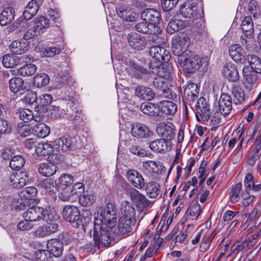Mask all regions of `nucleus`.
Returning a JSON list of instances; mask_svg holds the SVG:
<instances>
[{
	"mask_svg": "<svg viewBox=\"0 0 261 261\" xmlns=\"http://www.w3.org/2000/svg\"><path fill=\"white\" fill-rule=\"evenodd\" d=\"M132 68L136 71L137 74L140 73L147 74L151 72L159 77L166 80L171 78L173 73V69L171 65H163L162 63H153L152 61H150L144 65L133 62Z\"/></svg>",
	"mask_w": 261,
	"mask_h": 261,
	"instance_id": "obj_1",
	"label": "nucleus"
},
{
	"mask_svg": "<svg viewBox=\"0 0 261 261\" xmlns=\"http://www.w3.org/2000/svg\"><path fill=\"white\" fill-rule=\"evenodd\" d=\"M59 17V14L55 11H51L48 16L36 17L30 23V28L24 34V38L29 40L40 35L44 32L45 29L50 25L51 21H54Z\"/></svg>",
	"mask_w": 261,
	"mask_h": 261,
	"instance_id": "obj_2",
	"label": "nucleus"
},
{
	"mask_svg": "<svg viewBox=\"0 0 261 261\" xmlns=\"http://www.w3.org/2000/svg\"><path fill=\"white\" fill-rule=\"evenodd\" d=\"M177 61L180 67H183L188 72H192L194 70L198 69L201 67L204 69L208 64L206 57L199 58L191 52L189 53V55L181 57Z\"/></svg>",
	"mask_w": 261,
	"mask_h": 261,
	"instance_id": "obj_3",
	"label": "nucleus"
},
{
	"mask_svg": "<svg viewBox=\"0 0 261 261\" xmlns=\"http://www.w3.org/2000/svg\"><path fill=\"white\" fill-rule=\"evenodd\" d=\"M241 29L244 35L241 36V42L248 51L254 49L253 37L254 36V26L250 16L245 17L242 21Z\"/></svg>",
	"mask_w": 261,
	"mask_h": 261,
	"instance_id": "obj_4",
	"label": "nucleus"
},
{
	"mask_svg": "<svg viewBox=\"0 0 261 261\" xmlns=\"http://www.w3.org/2000/svg\"><path fill=\"white\" fill-rule=\"evenodd\" d=\"M93 240L98 248L109 246L111 242L109 231L103 226L94 223Z\"/></svg>",
	"mask_w": 261,
	"mask_h": 261,
	"instance_id": "obj_5",
	"label": "nucleus"
},
{
	"mask_svg": "<svg viewBox=\"0 0 261 261\" xmlns=\"http://www.w3.org/2000/svg\"><path fill=\"white\" fill-rule=\"evenodd\" d=\"M64 219L70 222L75 228H79L83 225V217L81 216L80 211L76 206L73 205H66L62 213Z\"/></svg>",
	"mask_w": 261,
	"mask_h": 261,
	"instance_id": "obj_6",
	"label": "nucleus"
},
{
	"mask_svg": "<svg viewBox=\"0 0 261 261\" xmlns=\"http://www.w3.org/2000/svg\"><path fill=\"white\" fill-rule=\"evenodd\" d=\"M73 139L68 136H63L53 141V146L58 152H65L79 148L73 143Z\"/></svg>",
	"mask_w": 261,
	"mask_h": 261,
	"instance_id": "obj_7",
	"label": "nucleus"
},
{
	"mask_svg": "<svg viewBox=\"0 0 261 261\" xmlns=\"http://www.w3.org/2000/svg\"><path fill=\"white\" fill-rule=\"evenodd\" d=\"M175 126L170 122L160 123L156 127L158 135L162 138L171 140L175 136Z\"/></svg>",
	"mask_w": 261,
	"mask_h": 261,
	"instance_id": "obj_8",
	"label": "nucleus"
},
{
	"mask_svg": "<svg viewBox=\"0 0 261 261\" xmlns=\"http://www.w3.org/2000/svg\"><path fill=\"white\" fill-rule=\"evenodd\" d=\"M149 54L155 61L154 62H168L171 58V55L168 50L160 46H153L150 48Z\"/></svg>",
	"mask_w": 261,
	"mask_h": 261,
	"instance_id": "obj_9",
	"label": "nucleus"
},
{
	"mask_svg": "<svg viewBox=\"0 0 261 261\" xmlns=\"http://www.w3.org/2000/svg\"><path fill=\"white\" fill-rule=\"evenodd\" d=\"M257 72L249 66H245L242 69V74L246 87L250 90L257 86L258 75Z\"/></svg>",
	"mask_w": 261,
	"mask_h": 261,
	"instance_id": "obj_10",
	"label": "nucleus"
},
{
	"mask_svg": "<svg viewBox=\"0 0 261 261\" xmlns=\"http://www.w3.org/2000/svg\"><path fill=\"white\" fill-rule=\"evenodd\" d=\"M9 180L14 188H20L29 183L31 179L29 172L23 171L11 174Z\"/></svg>",
	"mask_w": 261,
	"mask_h": 261,
	"instance_id": "obj_11",
	"label": "nucleus"
},
{
	"mask_svg": "<svg viewBox=\"0 0 261 261\" xmlns=\"http://www.w3.org/2000/svg\"><path fill=\"white\" fill-rule=\"evenodd\" d=\"M44 208L36 205H33L22 213V216L24 219L30 220L32 222L40 221L44 219L43 215Z\"/></svg>",
	"mask_w": 261,
	"mask_h": 261,
	"instance_id": "obj_12",
	"label": "nucleus"
},
{
	"mask_svg": "<svg viewBox=\"0 0 261 261\" xmlns=\"http://www.w3.org/2000/svg\"><path fill=\"white\" fill-rule=\"evenodd\" d=\"M132 201L140 210H144L149 204V200L145 196L136 189H132L127 191Z\"/></svg>",
	"mask_w": 261,
	"mask_h": 261,
	"instance_id": "obj_13",
	"label": "nucleus"
},
{
	"mask_svg": "<svg viewBox=\"0 0 261 261\" xmlns=\"http://www.w3.org/2000/svg\"><path fill=\"white\" fill-rule=\"evenodd\" d=\"M136 222V220L119 219L118 223V228L114 231V233L119 238L133 230V227Z\"/></svg>",
	"mask_w": 261,
	"mask_h": 261,
	"instance_id": "obj_14",
	"label": "nucleus"
},
{
	"mask_svg": "<svg viewBox=\"0 0 261 261\" xmlns=\"http://www.w3.org/2000/svg\"><path fill=\"white\" fill-rule=\"evenodd\" d=\"M129 46L133 48L138 50H144L147 45L145 38L139 34L132 33L128 35L127 38Z\"/></svg>",
	"mask_w": 261,
	"mask_h": 261,
	"instance_id": "obj_15",
	"label": "nucleus"
},
{
	"mask_svg": "<svg viewBox=\"0 0 261 261\" xmlns=\"http://www.w3.org/2000/svg\"><path fill=\"white\" fill-rule=\"evenodd\" d=\"M29 56L25 55L21 57H18L14 55L7 54L5 55L3 58V64L7 68H11L19 64L30 61Z\"/></svg>",
	"mask_w": 261,
	"mask_h": 261,
	"instance_id": "obj_16",
	"label": "nucleus"
},
{
	"mask_svg": "<svg viewBox=\"0 0 261 261\" xmlns=\"http://www.w3.org/2000/svg\"><path fill=\"white\" fill-rule=\"evenodd\" d=\"M229 54L232 59L236 62L244 64L247 60L246 53L243 47L239 44L231 45L229 48Z\"/></svg>",
	"mask_w": 261,
	"mask_h": 261,
	"instance_id": "obj_17",
	"label": "nucleus"
},
{
	"mask_svg": "<svg viewBox=\"0 0 261 261\" xmlns=\"http://www.w3.org/2000/svg\"><path fill=\"white\" fill-rule=\"evenodd\" d=\"M47 248L49 258L51 257H58L62 254L63 244L59 240L52 239L47 242Z\"/></svg>",
	"mask_w": 261,
	"mask_h": 261,
	"instance_id": "obj_18",
	"label": "nucleus"
},
{
	"mask_svg": "<svg viewBox=\"0 0 261 261\" xmlns=\"http://www.w3.org/2000/svg\"><path fill=\"white\" fill-rule=\"evenodd\" d=\"M141 17L144 21H147L153 27H159L161 21V15L158 11L154 9H147L141 13Z\"/></svg>",
	"mask_w": 261,
	"mask_h": 261,
	"instance_id": "obj_19",
	"label": "nucleus"
},
{
	"mask_svg": "<svg viewBox=\"0 0 261 261\" xmlns=\"http://www.w3.org/2000/svg\"><path fill=\"white\" fill-rule=\"evenodd\" d=\"M126 176L128 181L136 188L142 189L145 187L144 179L138 171L129 170L126 172Z\"/></svg>",
	"mask_w": 261,
	"mask_h": 261,
	"instance_id": "obj_20",
	"label": "nucleus"
},
{
	"mask_svg": "<svg viewBox=\"0 0 261 261\" xmlns=\"http://www.w3.org/2000/svg\"><path fill=\"white\" fill-rule=\"evenodd\" d=\"M151 132L146 125L141 123H134L132 125L131 134L137 138H147L150 136Z\"/></svg>",
	"mask_w": 261,
	"mask_h": 261,
	"instance_id": "obj_21",
	"label": "nucleus"
},
{
	"mask_svg": "<svg viewBox=\"0 0 261 261\" xmlns=\"http://www.w3.org/2000/svg\"><path fill=\"white\" fill-rule=\"evenodd\" d=\"M180 11L182 15L185 17L192 18L196 17L199 11L198 3L196 2L185 3L181 7Z\"/></svg>",
	"mask_w": 261,
	"mask_h": 261,
	"instance_id": "obj_22",
	"label": "nucleus"
},
{
	"mask_svg": "<svg viewBox=\"0 0 261 261\" xmlns=\"http://www.w3.org/2000/svg\"><path fill=\"white\" fill-rule=\"evenodd\" d=\"M120 209L121 214L120 219L136 220L135 209L130 202L122 201Z\"/></svg>",
	"mask_w": 261,
	"mask_h": 261,
	"instance_id": "obj_23",
	"label": "nucleus"
},
{
	"mask_svg": "<svg viewBox=\"0 0 261 261\" xmlns=\"http://www.w3.org/2000/svg\"><path fill=\"white\" fill-rule=\"evenodd\" d=\"M217 108L224 115L228 114L232 110L231 96L227 93H222L219 98Z\"/></svg>",
	"mask_w": 261,
	"mask_h": 261,
	"instance_id": "obj_24",
	"label": "nucleus"
},
{
	"mask_svg": "<svg viewBox=\"0 0 261 261\" xmlns=\"http://www.w3.org/2000/svg\"><path fill=\"white\" fill-rule=\"evenodd\" d=\"M27 40L19 39L13 41L9 46L12 53L16 55H21L29 50V45Z\"/></svg>",
	"mask_w": 261,
	"mask_h": 261,
	"instance_id": "obj_25",
	"label": "nucleus"
},
{
	"mask_svg": "<svg viewBox=\"0 0 261 261\" xmlns=\"http://www.w3.org/2000/svg\"><path fill=\"white\" fill-rule=\"evenodd\" d=\"M149 147L152 150L161 153L168 151L171 149L170 143L163 138L151 141Z\"/></svg>",
	"mask_w": 261,
	"mask_h": 261,
	"instance_id": "obj_26",
	"label": "nucleus"
},
{
	"mask_svg": "<svg viewBox=\"0 0 261 261\" xmlns=\"http://www.w3.org/2000/svg\"><path fill=\"white\" fill-rule=\"evenodd\" d=\"M136 29L139 32L150 34H160L162 32L160 27H153L152 24L144 20L136 24Z\"/></svg>",
	"mask_w": 261,
	"mask_h": 261,
	"instance_id": "obj_27",
	"label": "nucleus"
},
{
	"mask_svg": "<svg viewBox=\"0 0 261 261\" xmlns=\"http://www.w3.org/2000/svg\"><path fill=\"white\" fill-rule=\"evenodd\" d=\"M57 186L52 178L44 179L39 184V187L42 190V192L44 191L53 198L56 197Z\"/></svg>",
	"mask_w": 261,
	"mask_h": 261,
	"instance_id": "obj_28",
	"label": "nucleus"
},
{
	"mask_svg": "<svg viewBox=\"0 0 261 261\" xmlns=\"http://www.w3.org/2000/svg\"><path fill=\"white\" fill-rule=\"evenodd\" d=\"M31 129L35 136L41 138L47 136L50 133V129L46 124L43 123H39L36 121L32 122L31 124Z\"/></svg>",
	"mask_w": 261,
	"mask_h": 261,
	"instance_id": "obj_29",
	"label": "nucleus"
},
{
	"mask_svg": "<svg viewBox=\"0 0 261 261\" xmlns=\"http://www.w3.org/2000/svg\"><path fill=\"white\" fill-rule=\"evenodd\" d=\"M117 221V215H113V216L110 215H97L95 219L94 223L112 228L116 226Z\"/></svg>",
	"mask_w": 261,
	"mask_h": 261,
	"instance_id": "obj_30",
	"label": "nucleus"
},
{
	"mask_svg": "<svg viewBox=\"0 0 261 261\" xmlns=\"http://www.w3.org/2000/svg\"><path fill=\"white\" fill-rule=\"evenodd\" d=\"M223 72L224 76L230 81L236 82L239 79L237 68L232 63L226 64L223 68Z\"/></svg>",
	"mask_w": 261,
	"mask_h": 261,
	"instance_id": "obj_31",
	"label": "nucleus"
},
{
	"mask_svg": "<svg viewBox=\"0 0 261 261\" xmlns=\"http://www.w3.org/2000/svg\"><path fill=\"white\" fill-rule=\"evenodd\" d=\"M118 15L123 20L133 22L136 20L137 14L129 8L120 7L116 10Z\"/></svg>",
	"mask_w": 261,
	"mask_h": 261,
	"instance_id": "obj_32",
	"label": "nucleus"
},
{
	"mask_svg": "<svg viewBox=\"0 0 261 261\" xmlns=\"http://www.w3.org/2000/svg\"><path fill=\"white\" fill-rule=\"evenodd\" d=\"M158 107L161 112L166 115H173L176 113L177 109L176 105L169 100L161 101L158 104Z\"/></svg>",
	"mask_w": 261,
	"mask_h": 261,
	"instance_id": "obj_33",
	"label": "nucleus"
},
{
	"mask_svg": "<svg viewBox=\"0 0 261 261\" xmlns=\"http://www.w3.org/2000/svg\"><path fill=\"white\" fill-rule=\"evenodd\" d=\"M136 95L142 100H150L154 96L152 89L144 86H138L136 88Z\"/></svg>",
	"mask_w": 261,
	"mask_h": 261,
	"instance_id": "obj_34",
	"label": "nucleus"
},
{
	"mask_svg": "<svg viewBox=\"0 0 261 261\" xmlns=\"http://www.w3.org/2000/svg\"><path fill=\"white\" fill-rule=\"evenodd\" d=\"M38 172L42 176L50 177L56 173L57 167L53 164L42 163L38 165Z\"/></svg>",
	"mask_w": 261,
	"mask_h": 261,
	"instance_id": "obj_35",
	"label": "nucleus"
},
{
	"mask_svg": "<svg viewBox=\"0 0 261 261\" xmlns=\"http://www.w3.org/2000/svg\"><path fill=\"white\" fill-rule=\"evenodd\" d=\"M15 16V10L12 7L5 8L0 14V24L6 25L11 22Z\"/></svg>",
	"mask_w": 261,
	"mask_h": 261,
	"instance_id": "obj_36",
	"label": "nucleus"
},
{
	"mask_svg": "<svg viewBox=\"0 0 261 261\" xmlns=\"http://www.w3.org/2000/svg\"><path fill=\"white\" fill-rule=\"evenodd\" d=\"M39 5L36 0L30 1L25 7L22 17L25 20L31 19L38 12Z\"/></svg>",
	"mask_w": 261,
	"mask_h": 261,
	"instance_id": "obj_37",
	"label": "nucleus"
},
{
	"mask_svg": "<svg viewBox=\"0 0 261 261\" xmlns=\"http://www.w3.org/2000/svg\"><path fill=\"white\" fill-rule=\"evenodd\" d=\"M187 23L181 19H174L171 20L167 27V32L172 34L175 32H177L184 29L187 25Z\"/></svg>",
	"mask_w": 261,
	"mask_h": 261,
	"instance_id": "obj_38",
	"label": "nucleus"
},
{
	"mask_svg": "<svg viewBox=\"0 0 261 261\" xmlns=\"http://www.w3.org/2000/svg\"><path fill=\"white\" fill-rule=\"evenodd\" d=\"M247 60L252 70L257 73H261V58L255 55L249 54L247 56Z\"/></svg>",
	"mask_w": 261,
	"mask_h": 261,
	"instance_id": "obj_39",
	"label": "nucleus"
},
{
	"mask_svg": "<svg viewBox=\"0 0 261 261\" xmlns=\"http://www.w3.org/2000/svg\"><path fill=\"white\" fill-rule=\"evenodd\" d=\"M79 202L83 206H90L96 200V195L88 191L84 192L79 197Z\"/></svg>",
	"mask_w": 261,
	"mask_h": 261,
	"instance_id": "obj_40",
	"label": "nucleus"
},
{
	"mask_svg": "<svg viewBox=\"0 0 261 261\" xmlns=\"http://www.w3.org/2000/svg\"><path fill=\"white\" fill-rule=\"evenodd\" d=\"M73 182V177L69 174H62L57 180L56 185L61 189H66Z\"/></svg>",
	"mask_w": 261,
	"mask_h": 261,
	"instance_id": "obj_41",
	"label": "nucleus"
},
{
	"mask_svg": "<svg viewBox=\"0 0 261 261\" xmlns=\"http://www.w3.org/2000/svg\"><path fill=\"white\" fill-rule=\"evenodd\" d=\"M55 149L54 146L47 143H39L36 146V152L39 155H46L51 153Z\"/></svg>",
	"mask_w": 261,
	"mask_h": 261,
	"instance_id": "obj_42",
	"label": "nucleus"
},
{
	"mask_svg": "<svg viewBox=\"0 0 261 261\" xmlns=\"http://www.w3.org/2000/svg\"><path fill=\"white\" fill-rule=\"evenodd\" d=\"M222 115L223 114L216 107L213 109L211 115L201 116V118L203 120L210 119L213 125H216L220 122Z\"/></svg>",
	"mask_w": 261,
	"mask_h": 261,
	"instance_id": "obj_43",
	"label": "nucleus"
},
{
	"mask_svg": "<svg viewBox=\"0 0 261 261\" xmlns=\"http://www.w3.org/2000/svg\"><path fill=\"white\" fill-rule=\"evenodd\" d=\"M23 80L18 77H15L9 81V87L10 90L13 93L23 90L24 89Z\"/></svg>",
	"mask_w": 261,
	"mask_h": 261,
	"instance_id": "obj_44",
	"label": "nucleus"
},
{
	"mask_svg": "<svg viewBox=\"0 0 261 261\" xmlns=\"http://www.w3.org/2000/svg\"><path fill=\"white\" fill-rule=\"evenodd\" d=\"M145 190L150 198H155L160 192V185L154 181L149 182L146 185Z\"/></svg>",
	"mask_w": 261,
	"mask_h": 261,
	"instance_id": "obj_45",
	"label": "nucleus"
},
{
	"mask_svg": "<svg viewBox=\"0 0 261 261\" xmlns=\"http://www.w3.org/2000/svg\"><path fill=\"white\" fill-rule=\"evenodd\" d=\"M37 70V66L33 64H26L17 69V74L19 75L31 76Z\"/></svg>",
	"mask_w": 261,
	"mask_h": 261,
	"instance_id": "obj_46",
	"label": "nucleus"
},
{
	"mask_svg": "<svg viewBox=\"0 0 261 261\" xmlns=\"http://www.w3.org/2000/svg\"><path fill=\"white\" fill-rule=\"evenodd\" d=\"M245 244V241L242 240L236 242L231 246L230 253L228 255V256H232L236 257L240 252H245L246 251Z\"/></svg>",
	"mask_w": 261,
	"mask_h": 261,
	"instance_id": "obj_47",
	"label": "nucleus"
},
{
	"mask_svg": "<svg viewBox=\"0 0 261 261\" xmlns=\"http://www.w3.org/2000/svg\"><path fill=\"white\" fill-rule=\"evenodd\" d=\"M25 163L24 158L20 155H17L13 156L11 159L9 166L14 170H19L24 166Z\"/></svg>",
	"mask_w": 261,
	"mask_h": 261,
	"instance_id": "obj_48",
	"label": "nucleus"
},
{
	"mask_svg": "<svg viewBox=\"0 0 261 261\" xmlns=\"http://www.w3.org/2000/svg\"><path fill=\"white\" fill-rule=\"evenodd\" d=\"M49 80V77L46 74L38 73L34 77L33 84L37 87H42L47 85Z\"/></svg>",
	"mask_w": 261,
	"mask_h": 261,
	"instance_id": "obj_49",
	"label": "nucleus"
},
{
	"mask_svg": "<svg viewBox=\"0 0 261 261\" xmlns=\"http://www.w3.org/2000/svg\"><path fill=\"white\" fill-rule=\"evenodd\" d=\"M143 167L150 173H158L162 167L160 162L148 161L143 163Z\"/></svg>",
	"mask_w": 261,
	"mask_h": 261,
	"instance_id": "obj_50",
	"label": "nucleus"
},
{
	"mask_svg": "<svg viewBox=\"0 0 261 261\" xmlns=\"http://www.w3.org/2000/svg\"><path fill=\"white\" fill-rule=\"evenodd\" d=\"M173 44L182 48L183 49H187L189 44V38L185 35L180 36H175L172 41Z\"/></svg>",
	"mask_w": 261,
	"mask_h": 261,
	"instance_id": "obj_51",
	"label": "nucleus"
},
{
	"mask_svg": "<svg viewBox=\"0 0 261 261\" xmlns=\"http://www.w3.org/2000/svg\"><path fill=\"white\" fill-rule=\"evenodd\" d=\"M157 107L151 102L143 103L140 107V110L145 114L154 116L156 114Z\"/></svg>",
	"mask_w": 261,
	"mask_h": 261,
	"instance_id": "obj_52",
	"label": "nucleus"
},
{
	"mask_svg": "<svg viewBox=\"0 0 261 261\" xmlns=\"http://www.w3.org/2000/svg\"><path fill=\"white\" fill-rule=\"evenodd\" d=\"M241 190L242 184L241 182L236 184L231 188L230 201L232 203H236L239 201Z\"/></svg>",
	"mask_w": 261,
	"mask_h": 261,
	"instance_id": "obj_53",
	"label": "nucleus"
},
{
	"mask_svg": "<svg viewBox=\"0 0 261 261\" xmlns=\"http://www.w3.org/2000/svg\"><path fill=\"white\" fill-rule=\"evenodd\" d=\"M74 192L73 191V193ZM59 198L63 201H73L76 198L70 188L67 189L60 192L58 194Z\"/></svg>",
	"mask_w": 261,
	"mask_h": 261,
	"instance_id": "obj_54",
	"label": "nucleus"
},
{
	"mask_svg": "<svg viewBox=\"0 0 261 261\" xmlns=\"http://www.w3.org/2000/svg\"><path fill=\"white\" fill-rule=\"evenodd\" d=\"M43 215L44 216V219H43L42 220L46 222L54 221L59 218V216L57 214L56 211L50 208L44 209Z\"/></svg>",
	"mask_w": 261,
	"mask_h": 261,
	"instance_id": "obj_55",
	"label": "nucleus"
},
{
	"mask_svg": "<svg viewBox=\"0 0 261 261\" xmlns=\"http://www.w3.org/2000/svg\"><path fill=\"white\" fill-rule=\"evenodd\" d=\"M185 92L191 99H195L197 97V94L199 93L197 85L194 83L189 84L185 89Z\"/></svg>",
	"mask_w": 261,
	"mask_h": 261,
	"instance_id": "obj_56",
	"label": "nucleus"
},
{
	"mask_svg": "<svg viewBox=\"0 0 261 261\" xmlns=\"http://www.w3.org/2000/svg\"><path fill=\"white\" fill-rule=\"evenodd\" d=\"M20 118L24 122H28L34 117V115L31 110L29 109H20L18 110Z\"/></svg>",
	"mask_w": 261,
	"mask_h": 261,
	"instance_id": "obj_57",
	"label": "nucleus"
},
{
	"mask_svg": "<svg viewBox=\"0 0 261 261\" xmlns=\"http://www.w3.org/2000/svg\"><path fill=\"white\" fill-rule=\"evenodd\" d=\"M234 101L236 104H241L244 102L245 96L244 92L239 88H235L232 90Z\"/></svg>",
	"mask_w": 261,
	"mask_h": 261,
	"instance_id": "obj_58",
	"label": "nucleus"
},
{
	"mask_svg": "<svg viewBox=\"0 0 261 261\" xmlns=\"http://www.w3.org/2000/svg\"><path fill=\"white\" fill-rule=\"evenodd\" d=\"M212 242V238L210 233H206L202 238L199 247V250L201 252L207 251Z\"/></svg>",
	"mask_w": 261,
	"mask_h": 261,
	"instance_id": "obj_59",
	"label": "nucleus"
},
{
	"mask_svg": "<svg viewBox=\"0 0 261 261\" xmlns=\"http://www.w3.org/2000/svg\"><path fill=\"white\" fill-rule=\"evenodd\" d=\"M241 198L243 206L246 207L253 202L255 197L253 195H250L247 190H245L242 192Z\"/></svg>",
	"mask_w": 261,
	"mask_h": 261,
	"instance_id": "obj_60",
	"label": "nucleus"
},
{
	"mask_svg": "<svg viewBox=\"0 0 261 261\" xmlns=\"http://www.w3.org/2000/svg\"><path fill=\"white\" fill-rule=\"evenodd\" d=\"M33 227V222L27 220V219L20 221L17 224V228L20 231H29L32 229Z\"/></svg>",
	"mask_w": 261,
	"mask_h": 261,
	"instance_id": "obj_61",
	"label": "nucleus"
},
{
	"mask_svg": "<svg viewBox=\"0 0 261 261\" xmlns=\"http://www.w3.org/2000/svg\"><path fill=\"white\" fill-rule=\"evenodd\" d=\"M17 132L22 137H27L31 134V126L23 123H20L17 125Z\"/></svg>",
	"mask_w": 261,
	"mask_h": 261,
	"instance_id": "obj_62",
	"label": "nucleus"
},
{
	"mask_svg": "<svg viewBox=\"0 0 261 261\" xmlns=\"http://www.w3.org/2000/svg\"><path fill=\"white\" fill-rule=\"evenodd\" d=\"M178 0H161V6L165 11H169L177 5Z\"/></svg>",
	"mask_w": 261,
	"mask_h": 261,
	"instance_id": "obj_63",
	"label": "nucleus"
},
{
	"mask_svg": "<svg viewBox=\"0 0 261 261\" xmlns=\"http://www.w3.org/2000/svg\"><path fill=\"white\" fill-rule=\"evenodd\" d=\"M47 250L40 249L34 252V255L36 259L40 261H48L49 257Z\"/></svg>",
	"mask_w": 261,
	"mask_h": 261,
	"instance_id": "obj_64",
	"label": "nucleus"
}]
</instances>
